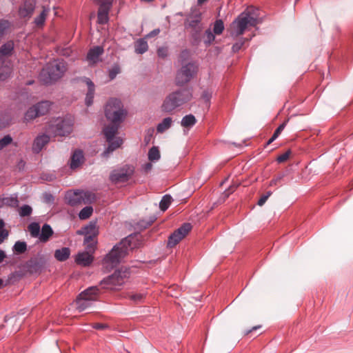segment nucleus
<instances>
[{
    "instance_id": "obj_1",
    "label": "nucleus",
    "mask_w": 353,
    "mask_h": 353,
    "mask_svg": "<svg viewBox=\"0 0 353 353\" xmlns=\"http://www.w3.org/2000/svg\"><path fill=\"white\" fill-rule=\"evenodd\" d=\"M104 112L107 120L111 122L103 129V134L108 146L102 155L107 157L123 143V139L121 137H115V135L120 124L127 116V111L120 99L111 98L106 103Z\"/></svg>"
},
{
    "instance_id": "obj_2",
    "label": "nucleus",
    "mask_w": 353,
    "mask_h": 353,
    "mask_svg": "<svg viewBox=\"0 0 353 353\" xmlns=\"http://www.w3.org/2000/svg\"><path fill=\"white\" fill-rule=\"evenodd\" d=\"M192 90L190 88H182L168 94L164 99L161 109L163 112L172 113L192 99Z\"/></svg>"
},
{
    "instance_id": "obj_3",
    "label": "nucleus",
    "mask_w": 353,
    "mask_h": 353,
    "mask_svg": "<svg viewBox=\"0 0 353 353\" xmlns=\"http://www.w3.org/2000/svg\"><path fill=\"white\" fill-rule=\"evenodd\" d=\"M261 22L258 10L253 8H248L233 21L231 34L232 37H239L243 34L248 26L254 27Z\"/></svg>"
},
{
    "instance_id": "obj_4",
    "label": "nucleus",
    "mask_w": 353,
    "mask_h": 353,
    "mask_svg": "<svg viewBox=\"0 0 353 353\" xmlns=\"http://www.w3.org/2000/svg\"><path fill=\"white\" fill-rule=\"evenodd\" d=\"M132 236L121 240L114 245L111 251L105 256L103 261V265L106 270L112 269L117 265L121 260L128 254L131 247Z\"/></svg>"
},
{
    "instance_id": "obj_5",
    "label": "nucleus",
    "mask_w": 353,
    "mask_h": 353,
    "mask_svg": "<svg viewBox=\"0 0 353 353\" xmlns=\"http://www.w3.org/2000/svg\"><path fill=\"white\" fill-rule=\"evenodd\" d=\"M66 70L67 64L63 60H53L42 69L39 79L44 84H51L61 79Z\"/></svg>"
},
{
    "instance_id": "obj_6",
    "label": "nucleus",
    "mask_w": 353,
    "mask_h": 353,
    "mask_svg": "<svg viewBox=\"0 0 353 353\" xmlns=\"http://www.w3.org/2000/svg\"><path fill=\"white\" fill-rule=\"evenodd\" d=\"M73 120L70 117H58L48 124L46 132L52 135L64 137L72 131Z\"/></svg>"
},
{
    "instance_id": "obj_7",
    "label": "nucleus",
    "mask_w": 353,
    "mask_h": 353,
    "mask_svg": "<svg viewBox=\"0 0 353 353\" xmlns=\"http://www.w3.org/2000/svg\"><path fill=\"white\" fill-rule=\"evenodd\" d=\"M100 290L97 286H92L82 292L77 299V308L82 312L90 307L98 299Z\"/></svg>"
},
{
    "instance_id": "obj_8",
    "label": "nucleus",
    "mask_w": 353,
    "mask_h": 353,
    "mask_svg": "<svg viewBox=\"0 0 353 353\" xmlns=\"http://www.w3.org/2000/svg\"><path fill=\"white\" fill-rule=\"evenodd\" d=\"M198 66L193 62L181 64V67L177 70L175 77V84L178 86H183L188 83L196 74Z\"/></svg>"
},
{
    "instance_id": "obj_9",
    "label": "nucleus",
    "mask_w": 353,
    "mask_h": 353,
    "mask_svg": "<svg viewBox=\"0 0 353 353\" xmlns=\"http://www.w3.org/2000/svg\"><path fill=\"white\" fill-rule=\"evenodd\" d=\"M128 272L127 271L116 270L112 274L103 279L100 285L102 288L110 290H119L125 282Z\"/></svg>"
},
{
    "instance_id": "obj_10",
    "label": "nucleus",
    "mask_w": 353,
    "mask_h": 353,
    "mask_svg": "<svg viewBox=\"0 0 353 353\" xmlns=\"http://www.w3.org/2000/svg\"><path fill=\"white\" fill-rule=\"evenodd\" d=\"M134 168L132 165L128 164L112 170L110 174V180L113 183L127 182L133 175Z\"/></svg>"
},
{
    "instance_id": "obj_11",
    "label": "nucleus",
    "mask_w": 353,
    "mask_h": 353,
    "mask_svg": "<svg viewBox=\"0 0 353 353\" xmlns=\"http://www.w3.org/2000/svg\"><path fill=\"white\" fill-rule=\"evenodd\" d=\"M65 199L68 204L74 206L82 202L84 203L92 202L94 199V195L90 192L77 190L68 192L65 195Z\"/></svg>"
},
{
    "instance_id": "obj_12",
    "label": "nucleus",
    "mask_w": 353,
    "mask_h": 353,
    "mask_svg": "<svg viewBox=\"0 0 353 353\" xmlns=\"http://www.w3.org/2000/svg\"><path fill=\"white\" fill-rule=\"evenodd\" d=\"M77 233L85 235L84 244L86 245L87 248L89 250H93V240L99 233L98 228L97 227V223L95 221L90 222L89 224L82 228L81 230L77 232Z\"/></svg>"
},
{
    "instance_id": "obj_13",
    "label": "nucleus",
    "mask_w": 353,
    "mask_h": 353,
    "mask_svg": "<svg viewBox=\"0 0 353 353\" xmlns=\"http://www.w3.org/2000/svg\"><path fill=\"white\" fill-rule=\"evenodd\" d=\"M185 27L191 30L192 36L194 39H199L203 28L201 23V13L197 12L194 15L190 16L186 21Z\"/></svg>"
},
{
    "instance_id": "obj_14",
    "label": "nucleus",
    "mask_w": 353,
    "mask_h": 353,
    "mask_svg": "<svg viewBox=\"0 0 353 353\" xmlns=\"http://www.w3.org/2000/svg\"><path fill=\"white\" fill-rule=\"evenodd\" d=\"M191 229L192 225L190 223H183L170 236L168 241V246L173 247L176 245L183 237H185Z\"/></svg>"
},
{
    "instance_id": "obj_15",
    "label": "nucleus",
    "mask_w": 353,
    "mask_h": 353,
    "mask_svg": "<svg viewBox=\"0 0 353 353\" xmlns=\"http://www.w3.org/2000/svg\"><path fill=\"white\" fill-rule=\"evenodd\" d=\"M99 4L98 23L105 24L108 21V13L112 7V0H95Z\"/></svg>"
},
{
    "instance_id": "obj_16",
    "label": "nucleus",
    "mask_w": 353,
    "mask_h": 353,
    "mask_svg": "<svg viewBox=\"0 0 353 353\" xmlns=\"http://www.w3.org/2000/svg\"><path fill=\"white\" fill-rule=\"evenodd\" d=\"M50 141V136L42 133L37 136L32 144V151L39 153L43 147Z\"/></svg>"
},
{
    "instance_id": "obj_17",
    "label": "nucleus",
    "mask_w": 353,
    "mask_h": 353,
    "mask_svg": "<svg viewBox=\"0 0 353 353\" xmlns=\"http://www.w3.org/2000/svg\"><path fill=\"white\" fill-rule=\"evenodd\" d=\"M103 47L94 46L88 51L86 59L90 65L95 64L100 61L99 57L103 54Z\"/></svg>"
},
{
    "instance_id": "obj_18",
    "label": "nucleus",
    "mask_w": 353,
    "mask_h": 353,
    "mask_svg": "<svg viewBox=\"0 0 353 353\" xmlns=\"http://www.w3.org/2000/svg\"><path fill=\"white\" fill-rule=\"evenodd\" d=\"M84 162L83 152L81 150H76L72 154L70 167L74 170L80 167Z\"/></svg>"
},
{
    "instance_id": "obj_19",
    "label": "nucleus",
    "mask_w": 353,
    "mask_h": 353,
    "mask_svg": "<svg viewBox=\"0 0 353 353\" xmlns=\"http://www.w3.org/2000/svg\"><path fill=\"white\" fill-rule=\"evenodd\" d=\"M35 0H25L23 6L19 9V14L22 17L30 16L35 8Z\"/></svg>"
},
{
    "instance_id": "obj_20",
    "label": "nucleus",
    "mask_w": 353,
    "mask_h": 353,
    "mask_svg": "<svg viewBox=\"0 0 353 353\" xmlns=\"http://www.w3.org/2000/svg\"><path fill=\"white\" fill-rule=\"evenodd\" d=\"M83 81L88 85V92L85 96V102L87 106H90L93 103L95 86L89 78L85 77Z\"/></svg>"
},
{
    "instance_id": "obj_21",
    "label": "nucleus",
    "mask_w": 353,
    "mask_h": 353,
    "mask_svg": "<svg viewBox=\"0 0 353 353\" xmlns=\"http://www.w3.org/2000/svg\"><path fill=\"white\" fill-rule=\"evenodd\" d=\"M12 68L10 61H1L0 63V81H5L10 77Z\"/></svg>"
},
{
    "instance_id": "obj_22",
    "label": "nucleus",
    "mask_w": 353,
    "mask_h": 353,
    "mask_svg": "<svg viewBox=\"0 0 353 353\" xmlns=\"http://www.w3.org/2000/svg\"><path fill=\"white\" fill-rule=\"evenodd\" d=\"M14 50V43L9 41L0 47V61H5L4 59L10 56Z\"/></svg>"
},
{
    "instance_id": "obj_23",
    "label": "nucleus",
    "mask_w": 353,
    "mask_h": 353,
    "mask_svg": "<svg viewBox=\"0 0 353 353\" xmlns=\"http://www.w3.org/2000/svg\"><path fill=\"white\" fill-rule=\"evenodd\" d=\"M93 258L88 252L79 253L75 258L77 264L88 266L92 262Z\"/></svg>"
},
{
    "instance_id": "obj_24",
    "label": "nucleus",
    "mask_w": 353,
    "mask_h": 353,
    "mask_svg": "<svg viewBox=\"0 0 353 353\" xmlns=\"http://www.w3.org/2000/svg\"><path fill=\"white\" fill-rule=\"evenodd\" d=\"M53 230L50 225L46 223L42 226L41 232L39 233V239L41 242H46L49 240L50 237L52 235Z\"/></svg>"
},
{
    "instance_id": "obj_25",
    "label": "nucleus",
    "mask_w": 353,
    "mask_h": 353,
    "mask_svg": "<svg viewBox=\"0 0 353 353\" xmlns=\"http://www.w3.org/2000/svg\"><path fill=\"white\" fill-rule=\"evenodd\" d=\"M1 205H6L12 208L18 206L19 201L17 194H12L9 196L3 197L0 199Z\"/></svg>"
},
{
    "instance_id": "obj_26",
    "label": "nucleus",
    "mask_w": 353,
    "mask_h": 353,
    "mask_svg": "<svg viewBox=\"0 0 353 353\" xmlns=\"http://www.w3.org/2000/svg\"><path fill=\"white\" fill-rule=\"evenodd\" d=\"M70 255V250L68 248H62L61 249L56 250L54 252V257L59 261H66Z\"/></svg>"
},
{
    "instance_id": "obj_27",
    "label": "nucleus",
    "mask_w": 353,
    "mask_h": 353,
    "mask_svg": "<svg viewBox=\"0 0 353 353\" xmlns=\"http://www.w3.org/2000/svg\"><path fill=\"white\" fill-rule=\"evenodd\" d=\"M27 268L29 272L37 273L41 270L42 263L36 259H32L27 263Z\"/></svg>"
},
{
    "instance_id": "obj_28",
    "label": "nucleus",
    "mask_w": 353,
    "mask_h": 353,
    "mask_svg": "<svg viewBox=\"0 0 353 353\" xmlns=\"http://www.w3.org/2000/svg\"><path fill=\"white\" fill-rule=\"evenodd\" d=\"M148 50V45L145 38L138 39L134 44V51L137 54H142Z\"/></svg>"
},
{
    "instance_id": "obj_29",
    "label": "nucleus",
    "mask_w": 353,
    "mask_h": 353,
    "mask_svg": "<svg viewBox=\"0 0 353 353\" xmlns=\"http://www.w3.org/2000/svg\"><path fill=\"white\" fill-rule=\"evenodd\" d=\"M172 123V119L171 117L164 118L161 123L157 126V131L159 133H163L168 130Z\"/></svg>"
},
{
    "instance_id": "obj_30",
    "label": "nucleus",
    "mask_w": 353,
    "mask_h": 353,
    "mask_svg": "<svg viewBox=\"0 0 353 353\" xmlns=\"http://www.w3.org/2000/svg\"><path fill=\"white\" fill-rule=\"evenodd\" d=\"M196 119L192 114L184 116L181 121V125L186 128H192L196 124Z\"/></svg>"
},
{
    "instance_id": "obj_31",
    "label": "nucleus",
    "mask_w": 353,
    "mask_h": 353,
    "mask_svg": "<svg viewBox=\"0 0 353 353\" xmlns=\"http://www.w3.org/2000/svg\"><path fill=\"white\" fill-rule=\"evenodd\" d=\"M39 117L46 114L50 110V103L47 101H41L34 105Z\"/></svg>"
},
{
    "instance_id": "obj_32",
    "label": "nucleus",
    "mask_w": 353,
    "mask_h": 353,
    "mask_svg": "<svg viewBox=\"0 0 353 353\" xmlns=\"http://www.w3.org/2000/svg\"><path fill=\"white\" fill-rule=\"evenodd\" d=\"M27 250V244L24 241H18L13 245L12 250L17 254H22Z\"/></svg>"
},
{
    "instance_id": "obj_33",
    "label": "nucleus",
    "mask_w": 353,
    "mask_h": 353,
    "mask_svg": "<svg viewBox=\"0 0 353 353\" xmlns=\"http://www.w3.org/2000/svg\"><path fill=\"white\" fill-rule=\"evenodd\" d=\"M172 201V196L168 194L164 195L160 203H159V208L162 211H165L170 206L171 202Z\"/></svg>"
},
{
    "instance_id": "obj_34",
    "label": "nucleus",
    "mask_w": 353,
    "mask_h": 353,
    "mask_svg": "<svg viewBox=\"0 0 353 353\" xmlns=\"http://www.w3.org/2000/svg\"><path fill=\"white\" fill-rule=\"evenodd\" d=\"M38 113L34 105L30 108L25 114L24 119L26 121H31L36 117H38Z\"/></svg>"
},
{
    "instance_id": "obj_35",
    "label": "nucleus",
    "mask_w": 353,
    "mask_h": 353,
    "mask_svg": "<svg viewBox=\"0 0 353 353\" xmlns=\"http://www.w3.org/2000/svg\"><path fill=\"white\" fill-rule=\"evenodd\" d=\"M28 230L32 237H39L41 229L39 223H32L28 225Z\"/></svg>"
},
{
    "instance_id": "obj_36",
    "label": "nucleus",
    "mask_w": 353,
    "mask_h": 353,
    "mask_svg": "<svg viewBox=\"0 0 353 353\" xmlns=\"http://www.w3.org/2000/svg\"><path fill=\"white\" fill-rule=\"evenodd\" d=\"M148 159L152 161H158L160 159V152L157 147H152L148 152Z\"/></svg>"
},
{
    "instance_id": "obj_37",
    "label": "nucleus",
    "mask_w": 353,
    "mask_h": 353,
    "mask_svg": "<svg viewBox=\"0 0 353 353\" xmlns=\"http://www.w3.org/2000/svg\"><path fill=\"white\" fill-rule=\"evenodd\" d=\"M93 212V209L90 206L83 208L79 212V216L80 219H86L89 218Z\"/></svg>"
},
{
    "instance_id": "obj_38",
    "label": "nucleus",
    "mask_w": 353,
    "mask_h": 353,
    "mask_svg": "<svg viewBox=\"0 0 353 353\" xmlns=\"http://www.w3.org/2000/svg\"><path fill=\"white\" fill-rule=\"evenodd\" d=\"M5 223L0 219V244H1L8 236V231L4 228Z\"/></svg>"
},
{
    "instance_id": "obj_39",
    "label": "nucleus",
    "mask_w": 353,
    "mask_h": 353,
    "mask_svg": "<svg viewBox=\"0 0 353 353\" xmlns=\"http://www.w3.org/2000/svg\"><path fill=\"white\" fill-rule=\"evenodd\" d=\"M32 212V209L28 205H23L19 209V214L21 217L30 216Z\"/></svg>"
},
{
    "instance_id": "obj_40",
    "label": "nucleus",
    "mask_w": 353,
    "mask_h": 353,
    "mask_svg": "<svg viewBox=\"0 0 353 353\" xmlns=\"http://www.w3.org/2000/svg\"><path fill=\"white\" fill-rule=\"evenodd\" d=\"M224 30V25L222 20H216L214 24L213 32L215 34H221Z\"/></svg>"
},
{
    "instance_id": "obj_41",
    "label": "nucleus",
    "mask_w": 353,
    "mask_h": 353,
    "mask_svg": "<svg viewBox=\"0 0 353 353\" xmlns=\"http://www.w3.org/2000/svg\"><path fill=\"white\" fill-rule=\"evenodd\" d=\"M215 37L210 29H208L205 32L204 34V43L207 45H210L214 40Z\"/></svg>"
},
{
    "instance_id": "obj_42",
    "label": "nucleus",
    "mask_w": 353,
    "mask_h": 353,
    "mask_svg": "<svg viewBox=\"0 0 353 353\" xmlns=\"http://www.w3.org/2000/svg\"><path fill=\"white\" fill-rule=\"evenodd\" d=\"M121 72V70L119 65H114L110 69H109V77L110 80L115 79L117 75Z\"/></svg>"
},
{
    "instance_id": "obj_43",
    "label": "nucleus",
    "mask_w": 353,
    "mask_h": 353,
    "mask_svg": "<svg viewBox=\"0 0 353 353\" xmlns=\"http://www.w3.org/2000/svg\"><path fill=\"white\" fill-rule=\"evenodd\" d=\"M12 141V138L10 135H6L0 139V150L10 144Z\"/></svg>"
},
{
    "instance_id": "obj_44",
    "label": "nucleus",
    "mask_w": 353,
    "mask_h": 353,
    "mask_svg": "<svg viewBox=\"0 0 353 353\" xmlns=\"http://www.w3.org/2000/svg\"><path fill=\"white\" fill-rule=\"evenodd\" d=\"M46 17V11L45 10H43L41 12V13L39 14V16H38L37 17L35 18L34 23L37 26H42L45 22Z\"/></svg>"
},
{
    "instance_id": "obj_45",
    "label": "nucleus",
    "mask_w": 353,
    "mask_h": 353,
    "mask_svg": "<svg viewBox=\"0 0 353 353\" xmlns=\"http://www.w3.org/2000/svg\"><path fill=\"white\" fill-rule=\"evenodd\" d=\"M10 27V23L7 20L0 21V37L3 36Z\"/></svg>"
},
{
    "instance_id": "obj_46",
    "label": "nucleus",
    "mask_w": 353,
    "mask_h": 353,
    "mask_svg": "<svg viewBox=\"0 0 353 353\" xmlns=\"http://www.w3.org/2000/svg\"><path fill=\"white\" fill-rule=\"evenodd\" d=\"M144 298V295L142 293H134L130 295V299L134 303H141Z\"/></svg>"
},
{
    "instance_id": "obj_47",
    "label": "nucleus",
    "mask_w": 353,
    "mask_h": 353,
    "mask_svg": "<svg viewBox=\"0 0 353 353\" xmlns=\"http://www.w3.org/2000/svg\"><path fill=\"white\" fill-rule=\"evenodd\" d=\"M212 92L211 90H203V92L201 94V98L205 102L209 103L212 98Z\"/></svg>"
},
{
    "instance_id": "obj_48",
    "label": "nucleus",
    "mask_w": 353,
    "mask_h": 353,
    "mask_svg": "<svg viewBox=\"0 0 353 353\" xmlns=\"http://www.w3.org/2000/svg\"><path fill=\"white\" fill-rule=\"evenodd\" d=\"M245 41V40L244 39H241L239 41L235 43L232 46V51L234 52H238L242 48Z\"/></svg>"
},
{
    "instance_id": "obj_49",
    "label": "nucleus",
    "mask_w": 353,
    "mask_h": 353,
    "mask_svg": "<svg viewBox=\"0 0 353 353\" xmlns=\"http://www.w3.org/2000/svg\"><path fill=\"white\" fill-rule=\"evenodd\" d=\"M168 48L166 47H160L157 50V54L159 57L165 58L168 56Z\"/></svg>"
},
{
    "instance_id": "obj_50",
    "label": "nucleus",
    "mask_w": 353,
    "mask_h": 353,
    "mask_svg": "<svg viewBox=\"0 0 353 353\" xmlns=\"http://www.w3.org/2000/svg\"><path fill=\"white\" fill-rule=\"evenodd\" d=\"M290 154V151H287V152H284L283 154L279 155L277 157V161L279 163L285 162V161H287L288 159Z\"/></svg>"
},
{
    "instance_id": "obj_51",
    "label": "nucleus",
    "mask_w": 353,
    "mask_h": 353,
    "mask_svg": "<svg viewBox=\"0 0 353 353\" xmlns=\"http://www.w3.org/2000/svg\"><path fill=\"white\" fill-rule=\"evenodd\" d=\"M283 174L278 175L276 177L271 180L270 185L272 186L276 185L283 178Z\"/></svg>"
},
{
    "instance_id": "obj_52",
    "label": "nucleus",
    "mask_w": 353,
    "mask_h": 353,
    "mask_svg": "<svg viewBox=\"0 0 353 353\" xmlns=\"http://www.w3.org/2000/svg\"><path fill=\"white\" fill-rule=\"evenodd\" d=\"M288 121V120L285 121L284 123H283L282 124H281L277 128L276 130L274 131V133L276 134H278L279 135L280 133L283 130V129L285 128V125H286V123Z\"/></svg>"
},
{
    "instance_id": "obj_53",
    "label": "nucleus",
    "mask_w": 353,
    "mask_h": 353,
    "mask_svg": "<svg viewBox=\"0 0 353 353\" xmlns=\"http://www.w3.org/2000/svg\"><path fill=\"white\" fill-rule=\"evenodd\" d=\"M160 32V29L159 28H157V29H154L152 31H151L150 32H149L146 36L145 37L146 38H151V37H153L154 36H157V34H159Z\"/></svg>"
},
{
    "instance_id": "obj_54",
    "label": "nucleus",
    "mask_w": 353,
    "mask_h": 353,
    "mask_svg": "<svg viewBox=\"0 0 353 353\" xmlns=\"http://www.w3.org/2000/svg\"><path fill=\"white\" fill-rule=\"evenodd\" d=\"M238 185H231L228 190H225V194L226 195V196H228L230 195V194H231L232 192H233L235 190V188L237 187Z\"/></svg>"
},
{
    "instance_id": "obj_55",
    "label": "nucleus",
    "mask_w": 353,
    "mask_h": 353,
    "mask_svg": "<svg viewBox=\"0 0 353 353\" xmlns=\"http://www.w3.org/2000/svg\"><path fill=\"white\" fill-rule=\"evenodd\" d=\"M107 325H105V324H101V323H95L92 325V327L93 328H95L97 330H102V329H104L105 327H106Z\"/></svg>"
},
{
    "instance_id": "obj_56",
    "label": "nucleus",
    "mask_w": 353,
    "mask_h": 353,
    "mask_svg": "<svg viewBox=\"0 0 353 353\" xmlns=\"http://www.w3.org/2000/svg\"><path fill=\"white\" fill-rule=\"evenodd\" d=\"M268 200L267 196L263 195L258 201V205L262 206Z\"/></svg>"
},
{
    "instance_id": "obj_57",
    "label": "nucleus",
    "mask_w": 353,
    "mask_h": 353,
    "mask_svg": "<svg viewBox=\"0 0 353 353\" xmlns=\"http://www.w3.org/2000/svg\"><path fill=\"white\" fill-rule=\"evenodd\" d=\"M6 254L3 250H0V263H1L6 259Z\"/></svg>"
},
{
    "instance_id": "obj_58",
    "label": "nucleus",
    "mask_w": 353,
    "mask_h": 353,
    "mask_svg": "<svg viewBox=\"0 0 353 353\" xmlns=\"http://www.w3.org/2000/svg\"><path fill=\"white\" fill-rule=\"evenodd\" d=\"M152 165L151 163H147L143 165V169L145 172H148L152 169Z\"/></svg>"
},
{
    "instance_id": "obj_59",
    "label": "nucleus",
    "mask_w": 353,
    "mask_h": 353,
    "mask_svg": "<svg viewBox=\"0 0 353 353\" xmlns=\"http://www.w3.org/2000/svg\"><path fill=\"white\" fill-rule=\"evenodd\" d=\"M25 165H26V163L23 160H20L18 163V165H17V167L19 168V170H23L25 167Z\"/></svg>"
},
{
    "instance_id": "obj_60",
    "label": "nucleus",
    "mask_w": 353,
    "mask_h": 353,
    "mask_svg": "<svg viewBox=\"0 0 353 353\" xmlns=\"http://www.w3.org/2000/svg\"><path fill=\"white\" fill-rule=\"evenodd\" d=\"M260 327H261V325L254 326L251 330L246 331L245 334H248L251 332H252L254 330H256L259 329Z\"/></svg>"
},
{
    "instance_id": "obj_61",
    "label": "nucleus",
    "mask_w": 353,
    "mask_h": 353,
    "mask_svg": "<svg viewBox=\"0 0 353 353\" xmlns=\"http://www.w3.org/2000/svg\"><path fill=\"white\" fill-rule=\"evenodd\" d=\"M52 199V196L50 194H47L46 196V199L47 201H50Z\"/></svg>"
},
{
    "instance_id": "obj_62",
    "label": "nucleus",
    "mask_w": 353,
    "mask_h": 353,
    "mask_svg": "<svg viewBox=\"0 0 353 353\" xmlns=\"http://www.w3.org/2000/svg\"><path fill=\"white\" fill-rule=\"evenodd\" d=\"M278 134H276L274 132L272 135V137H271L272 140L274 141L277 137H278Z\"/></svg>"
},
{
    "instance_id": "obj_63",
    "label": "nucleus",
    "mask_w": 353,
    "mask_h": 353,
    "mask_svg": "<svg viewBox=\"0 0 353 353\" xmlns=\"http://www.w3.org/2000/svg\"><path fill=\"white\" fill-rule=\"evenodd\" d=\"M278 134H276L274 132L272 135V137H271L272 140L274 141L277 137H278Z\"/></svg>"
},
{
    "instance_id": "obj_64",
    "label": "nucleus",
    "mask_w": 353,
    "mask_h": 353,
    "mask_svg": "<svg viewBox=\"0 0 353 353\" xmlns=\"http://www.w3.org/2000/svg\"><path fill=\"white\" fill-rule=\"evenodd\" d=\"M207 0H197V3L199 5H201L204 2H205Z\"/></svg>"
}]
</instances>
